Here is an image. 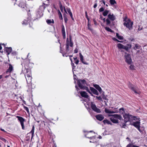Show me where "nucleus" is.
I'll use <instances>...</instances> for the list:
<instances>
[{"label": "nucleus", "instance_id": "34", "mask_svg": "<svg viewBox=\"0 0 147 147\" xmlns=\"http://www.w3.org/2000/svg\"><path fill=\"white\" fill-rule=\"evenodd\" d=\"M104 124H110V122L107 120H104L103 121Z\"/></svg>", "mask_w": 147, "mask_h": 147}, {"label": "nucleus", "instance_id": "38", "mask_svg": "<svg viewBox=\"0 0 147 147\" xmlns=\"http://www.w3.org/2000/svg\"><path fill=\"white\" fill-rule=\"evenodd\" d=\"M91 25L89 24V23H88V29L90 31L92 30V29L91 28Z\"/></svg>", "mask_w": 147, "mask_h": 147}, {"label": "nucleus", "instance_id": "61", "mask_svg": "<svg viewBox=\"0 0 147 147\" xmlns=\"http://www.w3.org/2000/svg\"><path fill=\"white\" fill-rule=\"evenodd\" d=\"M97 6V4L96 3H95L93 7L94 8H96Z\"/></svg>", "mask_w": 147, "mask_h": 147}, {"label": "nucleus", "instance_id": "31", "mask_svg": "<svg viewBox=\"0 0 147 147\" xmlns=\"http://www.w3.org/2000/svg\"><path fill=\"white\" fill-rule=\"evenodd\" d=\"M119 111L121 114H123L124 112V109L123 108H120L119 109Z\"/></svg>", "mask_w": 147, "mask_h": 147}, {"label": "nucleus", "instance_id": "50", "mask_svg": "<svg viewBox=\"0 0 147 147\" xmlns=\"http://www.w3.org/2000/svg\"><path fill=\"white\" fill-rule=\"evenodd\" d=\"M87 89H85V90H87V92H88L92 96H93L92 94L91 93L90 91L89 90V89L88 87H87Z\"/></svg>", "mask_w": 147, "mask_h": 147}, {"label": "nucleus", "instance_id": "5", "mask_svg": "<svg viewBox=\"0 0 147 147\" xmlns=\"http://www.w3.org/2000/svg\"><path fill=\"white\" fill-rule=\"evenodd\" d=\"M117 46L119 49H124L127 51H128V50L130 49L131 47V45L127 44V46H124L121 43H118L117 44Z\"/></svg>", "mask_w": 147, "mask_h": 147}, {"label": "nucleus", "instance_id": "14", "mask_svg": "<svg viewBox=\"0 0 147 147\" xmlns=\"http://www.w3.org/2000/svg\"><path fill=\"white\" fill-rule=\"evenodd\" d=\"M108 18L106 20L105 18L103 19L104 22L106 21L107 25H109L110 24V14H109L108 16Z\"/></svg>", "mask_w": 147, "mask_h": 147}, {"label": "nucleus", "instance_id": "28", "mask_svg": "<svg viewBox=\"0 0 147 147\" xmlns=\"http://www.w3.org/2000/svg\"><path fill=\"white\" fill-rule=\"evenodd\" d=\"M140 47L141 46L139 45L136 44L135 45V46L134 48V49L136 50V49H140Z\"/></svg>", "mask_w": 147, "mask_h": 147}, {"label": "nucleus", "instance_id": "16", "mask_svg": "<svg viewBox=\"0 0 147 147\" xmlns=\"http://www.w3.org/2000/svg\"><path fill=\"white\" fill-rule=\"evenodd\" d=\"M13 70V67L12 66L11 64H9V67L6 71L5 73L7 74H8V73L10 74Z\"/></svg>", "mask_w": 147, "mask_h": 147}, {"label": "nucleus", "instance_id": "29", "mask_svg": "<svg viewBox=\"0 0 147 147\" xmlns=\"http://www.w3.org/2000/svg\"><path fill=\"white\" fill-rule=\"evenodd\" d=\"M63 18L65 22L66 23L68 21V19L67 18V16L65 13L63 14Z\"/></svg>", "mask_w": 147, "mask_h": 147}, {"label": "nucleus", "instance_id": "54", "mask_svg": "<svg viewBox=\"0 0 147 147\" xmlns=\"http://www.w3.org/2000/svg\"><path fill=\"white\" fill-rule=\"evenodd\" d=\"M96 98H97L98 100H102V98L100 96H96Z\"/></svg>", "mask_w": 147, "mask_h": 147}, {"label": "nucleus", "instance_id": "30", "mask_svg": "<svg viewBox=\"0 0 147 147\" xmlns=\"http://www.w3.org/2000/svg\"><path fill=\"white\" fill-rule=\"evenodd\" d=\"M47 22L48 24H50L51 23L53 24L54 22L53 20H47Z\"/></svg>", "mask_w": 147, "mask_h": 147}, {"label": "nucleus", "instance_id": "44", "mask_svg": "<svg viewBox=\"0 0 147 147\" xmlns=\"http://www.w3.org/2000/svg\"><path fill=\"white\" fill-rule=\"evenodd\" d=\"M0 139L3 141L5 143H6V142H8V141L4 138H0Z\"/></svg>", "mask_w": 147, "mask_h": 147}, {"label": "nucleus", "instance_id": "27", "mask_svg": "<svg viewBox=\"0 0 147 147\" xmlns=\"http://www.w3.org/2000/svg\"><path fill=\"white\" fill-rule=\"evenodd\" d=\"M34 126H33L32 127V129L30 132V133H31V134H32V136H31L32 139L33 138V137L34 136Z\"/></svg>", "mask_w": 147, "mask_h": 147}, {"label": "nucleus", "instance_id": "52", "mask_svg": "<svg viewBox=\"0 0 147 147\" xmlns=\"http://www.w3.org/2000/svg\"><path fill=\"white\" fill-rule=\"evenodd\" d=\"M87 89H85V90H87V92H88L92 96H93L92 94L91 93L90 91L89 90V89L88 87H87Z\"/></svg>", "mask_w": 147, "mask_h": 147}, {"label": "nucleus", "instance_id": "7", "mask_svg": "<svg viewBox=\"0 0 147 147\" xmlns=\"http://www.w3.org/2000/svg\"><path fill=\"white\" fill-rule=\"evenodd\" d=\"M128 86L129 88L134 91L135 93L139 94L140 93V92L138 91V88L136 86H134L132 84H129Z\"/></svg>", "mask_w": 147, "mask_h": 147}, {"label": "nucleus", "instance_id": "58", "mask_svg": "<svg viewBox=\"0 0 147 147\" xmlns=\"http://www.w3.org/2000/svg\"><path fill=\"white\" fill-rule=\"evenodd\" d=\"M78 49H75L74 50V53H78Z\"/></svg>", "mask_w": 147, "mask_h": 147}, {"label": "nucleus", "instance_id": "20", "mask_svg": "<svg viewBox=\"0 0 147 147\" xmlns=\"http://www.w3.org/2000/svg\"><path fill=\"white\" fill-rule=\"evenodd\" d=\"M96 119L100 121H101L104 119V117L103 115L101 114L97 115L96 116Z\"/></svg>", "mask_w": 147, "mask_h": 147}, {"label": "nucleus", "instance_id": "25", "mask_svg": "<svg viewBox=\"0 0 147 147\" xmlns=\"http://www.w3.org/2000/svg\"><path fill=\"white\" fill-rule=\"evenodd\" d=\"M94 87L100 93H101L102 91V89L99 86V85L97 84L94 85Z\"/></svg>", "mask_w": 147, "mask_h": 147}, {"label": "nucleus", "instance_id": "9", "mask_svg": "<svg viewBox=\"0 0 147 147\" xmlns=\"http://www.w3.org/2000/svg\"><path fill=\"white\" fill-rule=\"evenodd\" d=\"M111 8L113 9H118V7L115 0H111Z\"/></svg>", "mask_w": 147, "mask_h": 147}, {"label": "nucleus", "instance_id": "19", "mask_svg": "<svg viewBox=\"0 0 147 147\" xmlns=\"http://www.w3.org/2000/svg\"><path fill=\"white\" fill-rule=\"evenodd\" d=\"M79 55H80V60L82 61V63H83L84 64H85V65H88V63L85 62L84 61V59H83V56L82 55L81 53H80L79 54Z\"/></svg>", "mask_w": 147, "mask_h": 147}, {"label": "nucleus", "instance_id": "32", "mask_svg": "<svg viewBox=\"0 0 147 147\" xmlns=\"http://www.w3.org/2000/svg\"><path fill=\"white\" fill-rule=\"evenodd\" d=\"M69 45L71 47L73 46V43L71 41V36L70 35L69 36Z\"/></svg>", "mask_w": 147, "mask_h": 147}, {"label": "nucleus", "instance_id": "43", "mask_svg": "<svg viewBox=\"0 0 147 147\" xmlns=\"http://www.w3.org/2000/svg\"><path fill=\"white\" fill-rule=\"evenodd\" d=\"M105 112L107 113H108L109 114L110 113V111L107 109H105Z\"/></svg>", "mask_w": 147, "mask_h": 147}, {"label": "nucleus", "instance_id": "63", "mask_svg": "<svg viewBox=\"0 0 147 147\" xmlns=\"http://www.w3.org/2000/svg\"><path fill=\"white\" fill-rule=\"evenodd\" d=\"M9 74H9V75H6V76H5V78H8L9 77Z\"/></svg>", "mask_w": 147, "mask_h": 147}, {"label": "nucleus", "instance_id": "49", "mask_svg": "<svg viewBox=\"0 0 147 147\" xmlns=\"http://www.w3.org/2000/svg\"><path fill=\"white\" fill-rule=\"evenodd\" d=\"M112 39L113 40H114L115 41H117L118 42H121V41L118 40L116 38H113Z\"/></svg>", "mask_w": 147, "mask_h": 147}, {"label": "nucleus", "instance_id": "35", "mask_svg": "<svg viewBox=\"0 0 147 147\" xmlns=\"http://www.w3.org/2000/svg\"><path fill=\"white\" fill-rule=\"evenodd\" d=\"M58 14L59 15V18L60 19L63 20V17H62V15L61 12L60 11H59Z\"/></svg>", "mask_w": 147, "mask_h": 147}, {"label": "nucleus", "instance_id": "60", "mask_svg": "<svg viewBox=\"0 0 147 147\" xmlns=\"http://www.w3.org/2000/svg\"><path fill=\"white\" fill-rule=\"evenodd\" d=\"M62 55H63V57H65V56L66 57H67L68 56L67 55H66V53H62Z\"/></svg>", "mask_w": 147, "mask_h": 147}, {"label": "nucleus", "instance_id": "62", "mask_svg": "<svg viewBox=\"0 0 147 147\" xmlns=\"http://www.w3.org/2000/svg\"><path fill=\"white\" fill-rule=\"evenodd\" d=\"M13 55H15L16 54V52H13L12 53Z\"/></svg>", "mask_w": 147, "mask_h": 147}, {"label": "nucleus", "instance_id": "37", "mask_svg": "<svg viewBox=\"0 0 147 147\" xmlns=\"http://www.w3.org/2000/svg\"><path fill=\"white\" fill-rule=\"evenodd\" d=\"M130 20L129 19H128L127 18V17L126 16L124 17V18L123 19V21H125V22H126L127 21H130Z\"/></svg>", "mask_w": 147, "mask_h": 147}, {"label": "nucleus", "instance_id": "23", "mask_svg": "<svg viewBox=\"0 0 147 147\" xmlns=\"http://www.w3.org/2000/svg\"><path fill=\"white\" fill-rule=\"evenodd\" d=\"M90 88L91 91L94 94H95L96 95H98V93L96 89L92 87H90Z\"/></svg>", "mask_w": 147, "mask_h": 147}, {"label": "nucleus", "instance_id": "48", "mask_svg": "<svg viewBox=\"0 0 147 147\" xmlns=\"http://www.w3.org/2000/svg\"><path fill=\"white\" fill-rule=\"evenodd\" d=\"M134 65H131L129 66V69H131V70L134 69Z\"/></svg>", "mask_w": 147, "mask_h": 147}, {"label": "nucleus", "instance_id": "17", "mask_svg": "<svg viewBox=\"0 0 147 147\" xmlns=\"http://www.w3.org/2000/svg\"><path fill=\"white\" fill-rule=\"evenodd\" d=\"M61 32L63 38L64 39H65L66 38L65 32V28L63 25L62 26Z\"/></svg>", "mask_w": 147, "mask_h": 147}, {"label": "nucleus", "instance_id": "41", "mask_svg": "<svg viewBox=\"0 0 147 147\" xmlns=\"http://www.w3.org/2000/svg\"><path fill=\"white\" fill-rule=\"evenodd\" d=\"M28 20L27 21L26 20H25L24 21V22H23L22 23V24H27V22H28L30 20V18H28Z\"/></svg>", "mask_w": 147, "mask_h": 147}, {"label": "nucleus", "instance_id": "4", "mask_svg": "<svg viewBox=\"0 0 147 147\" xmlns=\"http://www.w3.org/2000/svg\"><path fill=\"white\" fill-rule=\"evenodd\" d=\"M77 83L79 87L81 89L84 90L87 89V87L85 86L86 85V83L85 80H78Z\"/></svg>", "mask_w": 147, "mask_h": 147}, {"label": "nucleus", "instance_id": "6", "mask_svg": "<svg viewBox=\"0 0 147 147\" xmlns=\"http://www.w3.org/2000/svg\"><path fill=\"white\" fill-rule=\"evenodd\" d=\"M15 1L17 2V1L20 2L18 4L19 6L22 8L25 9L26 10L27 7L25 0H15Z\"/></svg>", "mask_w": 147, "mask_h": 147}, {"label": "nucleus", "instance_id": "39", "mask_svg": "<svg viewBox=\"0 0 147 147\" xmlns=\"http://www.w3.org/2000/svg\"><path fill=\"white\" fill-rule=\"evenodd\" d=\"M24 109H25V110H26L27 111V112L28 113H29V109L27 107L24 106Z\"/></svg>", "mask_w": 147, "mask_h": 147}, {"label": "nucleus", "instance_id": "40", "mask_svg": "<svg viewBox=\"0 0 147 147\" xmlns=\"http://www.w3.org/2000/svg\"><path fill=\"white\" fill-rule=\"evenodd\" d=\"M69 44H66V50L67 52H68L69 51Z\"/></svg>", "mask_w": 147, "mask_h": 147}, {"label": "nucleus", "instance_id": "56", "mask_svg": "<svg viewBox=\"0 0 147 147\" xmlns=\"http://www.w3.org/2000/svg\"><path fill=\"white\" fill-rule=\"evenodd\" d=\"M75 63L77 65L78 64V63L79 62V60L78 59H77V60L75 61Z\"/></svg>", "mask_w": 147, "mask_h": 147}, {"label": "nucleus", "instance_id": "3", "mask_svg": "<svg viewBox=\"0 0 147 147\" xmlns=\"http://www.w3.org/2000/svg\"><path fill=\"white\" fill-rule=\"evenodd\" d=\"M111 116H112V117H111V121L113 123H118L119 122L118 119H119L120 121L123 119L121 116L118 114H116L113 115H111Z\"/></svg>", "mask_w": 147, "mask_h": 147}, {"label": "nucleus", "instance_id": "15", "mask_svg": "<svg viewBox=\"0 0 147 147\" xmlns=\"http://www.w3.org/2000/svg\"><path fill=\"white\" fill-rule=\"evenodd\" d=\"M64 10L65 11V13L67 14V12L69 14V15L70 16V17H71V19L73 20H74V18L73 17V15L72 14L71 12L70 9L69 8H67L66 9H65V8H64Z\"/></svg>", "mask_w": 147, "mask_h": 147}, {"label": "nucleus", "instance_id": "55", "mask_svg": "<svg viewBox=\"0 0 147 147\" xmlns=\"http://www.w3.org/2000/svg\"><path fill=\"white\" fill-rule=\"evenodd\" d=\"M140 127H139V129H137L140 132V133H142V132H143V130L142 129H140Z\"/></svg>", "mask_w": 147, "mask_h": 147}, {"label": "nucleus", "instance_id": "46", "mask_svg": "<svg viewBox=\"0 0 147 147\" xmlns=\"http://www.w3.org/2000/svg\"><path fill=\"white\" fill-rule=\"evenodd\" d=\"M104 8H103V7H102L99 9V12L103 11L104 10Z\"/></svg>", "mask_w": 147, "mask_h": 147}, {"label": "nucleus", "instance_id": "42", "mask_svg": "<svg viewBox=\"0 0 147 147\" xmlns=\"http://www.w3.org/2000/svg\"><path fill=\"white\" fill-rule=\"evenodd\" d=\"M105 29L108 32H110V28L107 26H105Z\"/></svg>", "mask_w": 147, "mask_h": 147}, {"label": "nucleus", "instance_id": "36", "mask_svg": "<svg viewBox=\"0 0 147 147\" xmlns=\"http://www.w3.org/2000/svg\"><path fill=\"white\" fill-rule=\"evenodd\" d=\"M109 12L107 10H105L104 11L103 13V15L104 16H107V15L108 14Z\"/></svg>", "mask_w": 147, "mask_h": 147}, {"label": "nucleus", "instance_id": "51", "mask_svg": "<svg viewBox=\"0 0 147 147\" xmlns=\"http://www.w3.org/2000/svg\"><path fill=\"white\" fill-rule=\"evenodd\" d=\"M87 89H85V90H87V92H88L92 96H93L92 94L91 93L90 91L89 90V89L88 87H87Z\"/></svg>", "mask_w": 147, "mask_h": 147}, {"label": "nucleus", "instance_id": "33", "mask_svg": "<svg viewBox=\"0 0 147 147\" xmlns=\"http://www.w3.org/2000/svg\"><path fill=\"white\" fill-rule=\"evenodd\" d=\"M116 19L115 16L113 14H111V21H113L115 20Z\"/></svg>", "mask_w": 147, "mask_h": 147}, {"label": "nucleus", "instance_id": "24", "mask_svg": "<svg viewBox=\"0 0 147 147\" xmlns=\"http://www.w3.org/2000/svg\"><path fill=\"white\" fill-rule=\"evenodd\" d=\"M12 48L11 47H7L5 49L6 52L7 53V55H9L12 51Z\"/></svg>", "mask_w": 147, "mask_h": 147}, {"label": "nucleus", "instance_id": "11", "mask_svg": "<svg viewBox=\"0 0 147 147\" xmlns=\"http://www.w3.org/2000/svg\"><path fill=\"white\" fill-rule=\"evenodd\" d=\"M91 107L92 110L95 112L97 113H100L101 111L100 109L97 108L96 106V105L93 102H91Z\"/></svg>", "mask_w": 147, "mask_h": 147}, {"label": "nucleus", "instance_id": "10", "mask_svg": "<svg viewBox=\"0 0 147 147\" xmlns=\"http://www.w3.org/2000/svg\"><path fill=\"white\" fill-rule=\"evenodd\" d=\"M138 119L137 120H136L135 122H133L132 123L131 125H133L137 129H139V127H140V120L138 117Z\"/></svg>", "mask_w": 147, "mask_h": 147}, {"label": "nucleus", "instance_id": "26", "mask_svg": "<svg viewBox=\"0 0 147 147\" xmlns=\"http://www.w3.org/2000/svg\"><path fill=\"white\" fill-rule=\"evenodd\" d=\"M116 36L117 38L120 40H122L123 39V36H120L118 33H116Z\"/></svg>", "mask_w": 147, "mask_h": 147}, {"label": "nucleus", "instance_id": "2", "mask_svg": "<svg viewBox=\"0 0 147 147\" xmlns=\"http://www.w3.org/2000/svg\"><path fill=\"white\" fill-rule=\"evenodd\" d=\"M24 71H25V76L26 78L27 83L29 84L31 82L32 79L31 71L30 70L26 68Z\"/></svg>", "mask_w": 147, "mask_h": 147}, {"label": "nucleus", "instance_id": "13", "mask_svg": "<svg viewBox=\"0 0 147 147\" xmlns=\"http://www.w3.org/2000/svg\"><path fill=\"white\" fill-rule=\"evenodd\" d=\"M125 62L128 64H131L132 62V59L130 54H127L125 55Z\"/></svg>", "mask_w": 147, "mask_h": 147}, {"label": "nucleus", "instance_id": "59", "mask_svg": "<svg viewBox=\"0 0 147 147\" xmlns=\"http://www.w3.org/2000/svg\"><path fill=\"white\" fill-rule=\"evenodd\" d=\"M85 16L86 18H87L88 17V16L87 15V12L86 11H85Z\"/></svg>", "mask_w": 147, "mask_h": 147}, {"label": "nucleus", "instance_id": "57", "mask_svg": "<svg viewBox=\"0 0 147 147\" xmlns=\"http://www.w3.org/2000/svg\"><path fill=\"white\" fill-rule=\"evenodd\" d=\"M66 44H69V39L68 38H67Z\"/></svg>", "mask_w": 147, "mask_h": 147}, {"label": "nucleus", "instance_id": "21", "mask_svg": "<svg viewBox=\"0 0 147 147\" xmlns=\"http://www.w3.org/2000/svg\"><path fill=\"white\" fill-rule=\"evenodd\" d=\"M119 112V109L117 108L111 107V114L113 113H117Z\"/></svg>", "mask_w": 147, "mask_h": 147}, {"label": "nucleus", "instance_id": "64", "mask_svg": "<svg viewBox=\"0 0 147 147\" xmlns=\"http://www.w3.org/2000/svg\"><path fill=\"white\" fill-rule=\"evenodd\" d=\"M73 59H74V60H75V61H76V60H77V59H77V57H73Z\"/></svg>", "mask_w": 147, "mask_h": 147}, {"label": "nucleus", "instance_id": "45", "mask_svg": "<svg viewBox=\"0 0 147 147\" xmlns=\"http://www.w3.org/2000/svg\"><path fill=\"white\" fill-rule=\"evenodd\" d=\"M109 134V132H108L107 131H105L103 133V134L105 135H108Z\"/></svg>", "mask_w": 147, "mask_h": 147}, {"label": "nucleus", "instance_id": "47", "mask_svg": "<svg viewBox=\"0 0 147 147\" xmlns=\"http://www.w3.org/2000/svg\"><path fill=\"white\" fill-rule=\"evenodd\" d=\"M71 65L73 69H74V68H75L76 66H75L73 62H71Z\"/></svg>", "mask_w": 147, "mask_h": 147}, {"label": "nucleus", "instance_id": "22", "mask_svg": "<svg viewBox=\"0 0 147 147\" xmlns=\"http://www.w3.org/2000/svg\"><path fill=\"white\" fill-rule=\"evenodd\" d=\"M80 94L82 97L85 98H88V97L87 93L84 91H81L80 92Z\"/></svg>", "mask_w": 147, "mask_h": 147}, {"label": "nucleus", "instance_id": "12", "mask_svg": "<svg viewBox=\"0 0 147 147\" xmlns=\"http://www.w3.org/2000/svg\"><path fill=\"white\" fill-rule=\"evenodd\" d=\"M16 117L18 118V120L20 121L22 127V129H24V122L25 121V119L23 117H21L17 116Z\"/></svg>", "mask_w": 147, "mask_h": 147}, {"label": "nucleus", "instance_id": "53", "mask_svg": "<svg viewBox=\"0 0 147 147\" xmlns=\"http://www.w3.org/2000/svg\"><path fill=\"white\" fill-rule=\"evenodd\" d=\"M133 145V144H129L127 145L126 147H132Z\"/></svg>", "mask_w": 147, "mask_h": 147}, {"label": "nucleus", "instance_id": "1", "mask_svg": "<svg viewBox=\"0 0 147 147\" xmlns=\"http://www.w3.org/2000/svg\"><path fill=\"white\" fill-rule=\"evenodd\" d=\"M124 120L126 121H131L133 120H137L138 119V117L133 116L129 114L125 113L123 115Z\"/></svg>", "mask_w": 147, "mask_h": 147}, {"label": "nucleus", "instance_id": "18", "mask_svg": "<svg viewBox=\"0 0 147 147\" xmlns=\"http://www.w3.org/2000/svg\"><path fill=\"white\" fill-rule=\"evenodd\" d=\"M121 121V122L120 123L119 125L122 128H125V127L126 126V124L127 123V122H126L123 119H122Z\"/></svg>", "mask_w": 147, "mask_h": 147}, {"label": "nucleus", "instance_id": "8", "mask_svg": "<svg viewBox=\"0 0 147 147\" xmlns=\"http://www.w3.org/2000/svg\"><path fill=\"white\" fill-rule=\"evenodd\" d=\"M133 24V22H131V20L128 21L126 22H124L123 25L128 28L129 30H131L132 28V26Z\"/></svg>", "mask_w": 147, "mask_h": 147}]
</instances>
